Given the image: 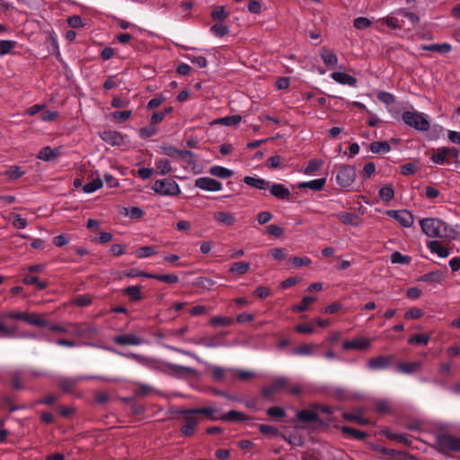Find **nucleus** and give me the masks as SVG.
Listing matches in <instances>:
<instances>
[{"label":"nucleus","instance_id":"nucleus-1","mask_svg":"<svg viewBox=\"0 0 460 460\" xmlns=\"http://www.w3.org/2000/svg\"><path fill=\"white\" fill-rule=\"evenodd\" d=\"M422 232L433 238H455L456 232L447 223L437 218H424L420 222Z\"/></svg>","mask_w":460,"mask_h":460},{"label":"nucleus","instance_id":"nucleus-2","mask_svg":"<svg viewBox=\"0 0 460 460\" xmlns=\"http://www.w3.org/2000/svg\"><path fill=\"white\" fill-rule=\"evenodd\" d=\"M435 449L443 454L449 453L460 454V438H456L449 433H440L435 438Z\"/></svg>","mask_w":460,"mask_h":460},{"label":"nucleus","instance_id":"nucleus-3","mask_svg":"<svg viewBox=\"0 0 460 460\" xmlns=\"http://www.w3.org/2000/svg\"><path fill=\"white\" fill-rule=\"evenodd\" d=\"M175 416H181L184 424L181 427V433L184 437H191L196 431V427L199 425L200 419L195 413L193 409H176L172 411Z\"/></svg>","mask_w":460,"mask_h":460},{"label":"nucleus","instance_id":"nucleus-4","mask_svg":"<svg viewBox=\"0 0 460 460\" xmlns=\"http://www.w3.org/2000/svg\"><path fill=\"white\" fill-rule=\"evenodd\" d=\"M282 389H288L294 395H298L302 393V388L299 385H291L289 378L280 376L276 378L270 385L263 387L261 394L264 397L268 398Z\"/></svg>","mask_w":460,"mask_h":460},{"label":"nucleus","instance_id":"nucleus-5","mask_svg":"<svg viewBox=\"0 0 460 460\" xmlns=\"http://www.w3.org/2000/svg\"><path fill=\"white\" fill-rule=\"evenodd\" d=\"M296 420L299 422L308 424L314 429L327 428L330 424V419L323 420L317 412L308 409L297 411Z\"/></svg>","mask_w":460,"mask_h":460},{"label":"nucleus","instance_id":"nucleus-6","mask_svg":"<svg viewBox=\"0 0 460 460\" xmlns=\"http://www.w3.org/2000/svg\"><path fill=\"white\" fill-rule=\"evenodd\" d=\"M403 122L419 131H427L429 128V122L425 116L417 111H403L402 114Z\"/></svg>","mask_w":460,"mask_h":460},{"label":"nucleus","instance_id":"nucleus-7","mask_svg":"<svg viewBox=\"0 0 460 460\" xmlns=\"http://www.w3.org/2000/svg\"><path fill=\"white\" fill-rule=\"evenodd\" d=\"M152 190L162 196H178L181 193L178 183L172 179H163L155 181Z\"/></svg>","mask_w":460,"mask_h":460},{"label":"nucleus","instance_id":"nucleus-8","mask_svg":"<svg viewBox=\"0 0 460 460\" xmlns=\"http://www.w3.org/2000/svg\"><path fill=\"white\" fill-rule=\"evenodd\" d=\"M357 172L353 165H341L337 172L336 181L338 184L349 190L356 180Z\"/></svg>","mask_w":460,"mask_h":460},{"label":"nucleus","instance_id":"nucleus-9","mask_svg":"<svg viewBox=\"0 0 460 460\" xmlns=\"http://www.w3.org/2000/svg\"><path fill=\"white\" fill-rule=\"evenodd\" d=\"M386 215H388L391 217H394L404 227L411 226L414 222L413 215L406 209L387 210Z\"/></svg>","mask_w":460,"mask_h":460},{"label":"nucleus","instance_id":"nucleus-10","mask_svg":"<svg viewBox=\"0 0 460 460\" xmlns=\"http://www.w3.org/2000/svg\"><path fill=\"white\" fill-rule=\"evenodd\" d=\"M195 186L208 191H218L222 189V183L213 178L200 177L195 181Z\"/></svg>","mask_w":460,"mask_h":460},{"label":"nucleus","instance_id":"nucleus-11","mask_svg":"<svg viewBox=\"0 0 460 460\" xmlns=\"http://www.w3.org/2000/svg\"><path fill=\"white\" fill-rule=\"evenodd\" d=\"M393 356H379L371 358L367 361V367L371 369L386 368L393 363Z\"/></svg>","mask_w":460,"mask_h":460},{"label":"nucleus","instance_id":"nucleus-12","mask_svg":"<svg viewBox=\"0 0 460 460\" xmlns=\"http://www.w3.org/2000/svg\"><path fill=\"white\" fill-rule=\"evenodd\" d=\"M100 137L104 142L111 146H121L124 142V137L118 131H103L100 133Z\"/></svg>","mask_w":460,"mask_h":460},{"label":"nucleus","instance_id":"nucleus-13","mask_svg":"<svg viewBox=\"0 0 460 460\" xmlns=\"http://www.w3.org/2000/svg\"><path fill=\"white\" fill-rule=\"evenodd\" d=\"M370 344V341L367 338H356L350 341H346L342 344L345 350L349 349H365Z\"/></svg>","mask_w":460,"mask_h":460},{"label":"nucleus","instance_id":"nucleus-14","mask_svg":"<svg viewBox=\"0 0 460 460\" xmlns=\"http://www.w3.org/2000/svg\"><path fill=\"white\" fill-rule=\"evenodd\" d=\"M270 194L279 199L288 200L291 198L290 190L283 184L274 183L270 186Z\"/></svg>","mask_w":460,"mask_h":460},{"label":"nucleus","instance_id":"nucleus-15","mask_svg":"<svg viewBox=\"0 0 460 460\" xmlns=\"http://www.w3.org/2000/svg\"><path fill=\"white\" fill-rule=\"evenodd\" d=\"M113 341L116 344L122 345V346L140 345L142 343V340L132 333L114 336Z\"/></svg>","mask_w":460,"mask_h":460},{"label":"nucleus","instance_id":"nucleus-16","mask_svg":"<svg viewBox=\"0 0 460 460\" xmlns=\"http://www.w3.org/2000/svg\"><path fill=\"white\" fill-rule=\"evenodd\" d=\"M252 419V417L246 415L245 413L234 410H232L227 413L220 416V420L225 421H244Z\"/></svg>","mask_w":460,"mask_h":460},{"label":"nucleus","instance_id":"nucleus-17","mask_svg":"<svg viewBox=\"0 0 460 460\" xmlns=\"http://www.w3.org/2000/svg\"><path fill=\"white\" fill-rule=\"evenodd\" d=\"M122 294L128 296L131 302H137L143 298L140 286H130L122 290Z\"/></svg>","mask_w":460,"mask_h":460},{"label":"nucleus","instance_id":"nucleus-18","mask_svg":"<svg viewBox=\"0 0 460 460\" xmlns=\"http://www.w3.org/2000/svg\"><path fill=\"white\" fill-rule=\"evenodd\" d=\"M332 78L341 84H348L350 86H355L358 82L356 77L343 72H333L332 74Z\"/></svg>","mask_w":460,"mask_h":460},{"label":"nucleus","instance_id":"nucleus-19","mask_svg":"<svg viewBox=\"0 0 460 460\" xmlns=\"http://www.w3.org/2000/svg\"><path fill=\"white\" fill-rule=\"evenodd\" d=\"M243 182L249 186L259 190H267L270 188V182L261 178H254L252 176H245Z\"/></svg>","mask_w":460,"mask_h":460},{"label":"nucleus","instance_id":"nucleus-20","mask_svg":"<svg viewBox=\"0 0 460 460\" xmlns=\"http://www.w3.org/2000/svg\"><path fill=\"white\" fill-rule=\"evenodd\" d=\"M326 182L325 178H320L310 181H304L297 184L299 189L309 188L314 190H321L323 189Z\"/></svg>","mask_w":460,"mask_h":460},{"label":"nucleus","instance_id":"nucleus-21","mask_svg":"<svg viewBox=\"0 0 460 460\" xmlns=\"http://www.w3.org/2000/svg\"><path fill=\"white\" fill-rule=\"evenodd\" d=\"M213 217L217 221L228 226H233L236 221L234 215L229 212H216Z\"/></svg>","mask_w":460,"mask_h":460},{"label":"nucleus","instance_id":"nucleus-22","mask_svg":"<svg viewBox=\"0 0 460 460\" xmlns=\"http://www.w3.org/2000/svg\"><path fill=\"white\" fill-rule=\"evenodd\" d=\"M24 322L28 323L29 324L35 325L38 327H47L49 326V322L40 316L39 314H28L25 313L24 316Z\"/></svg>","mask_w":460,"mask_h":460},{"label":"nucleus","instance_id":"nucleus-23","mask_svg":"<svg viewBox=\"0 0 460 460\" xmlns=\"http://www.w3.org/2000/svg\"><path fill=\"white\" fill-rule=\"evenodd\" d=\"M341 431L342 434L346 436H350L353 438H356L358 440H363L367 437V433L361 431L359 429H356L354 428L349 427V426H342L341 427Z\"/></svg>","mask_w":460,"mask_h":460},{"label":"nucleus","instance_id":"nucleus-24","mask_svg":"<svg viewBox=\"0 0 460 460\" xmlns=\"http://www.w3.org/2000/svg\"><path fill=\"white\" fill-rule=\"evenodd\" d=\"M193 410L197 415H204L211 420H220V417L215 415L218 411L215 407L193 408Z\"/></svg>","mask_w":460,"mask_h":460},{"label":"nucleus","instance_id":"nucleus-25","mask_svg":"<svg viewBox=\"0 0 460 460\" xmlns=\"http://www.w3.org/2000/svg\"><path fill=\"white\" fill-rule=\"evenodd\" d=\"M428 247L432 252L437 253L441 258H446L449 255V252L438 241L428 242Z\"/></svg>","mask_w":460,"mask_h":460},{"label":"nucleus","instance_id":"nucleus-26","mask_svg":"<svg viewBox=\"0 0 460 460\" xmlns=\"http://www.w3.org/2000/svg\"><path fill=\"white\" fill-rule=\"evenodd\" d=\"M420 363L418 361L413 362H402L396 367L397 370L405 374H412L420 367Z\"/></svg>","mask_w":460,"mask_h":460},{"label":"nucleus","instance_id":"nucleus-27","mask_svg":"<svg viewBox=\"0 0 460 460\" xmlns=\"http://www.w3.org/2000/svg\"><path fill=\"white\" fill-rule=\"evenodd\" d=\"M81 377H61L59 386L65 393H69L77 385Z\"/></svg>","mask_w":460,"mask_h":460},{"label":"nucleus","instance_id":"nucleus-28","mask_svg":"<svg viewBox=\"0 0 460 460\" xmlns=\"http://www.w3.org/2000/svg\"><path fill=\"white\" fill-rule=\"evenodd\" d=\"M209 173L213 176L222 178V179H227L233 176L234 172L232 170H229L227 168L222 167V166H212L209 169Z\"/></svg>","mask_w":460,"mask_h":460},{"label":"nucleus","instance_id":"nucleus-29","mask_svg":"<svg viewBox=\"0 0 460 460\" xmlns=\"http://www.w3.org/2000/svg\"><path fill=\"white\" fill-rule=\"evenodd\" d=\"M321 58L323 63L327 66H334L338 62V58L335 53L332 50L326 48L322 49Z\"/></svg>","mask_w":460,"mask_h":460},{"label":"nucleus","instance_id":"nucleus-30","mask_svg":"<svg viewBox=\"0 0 460 460\" xmlns=\"http://www.w3.org/2000/svg\"><path fill=\"white\" fill-rule=\"evenodd\" d=\"M369 149L374 154H385L391 149V146L387 141H375L369 146Z\"/></svg>","mask_w":460,"mask_h":460},{"label":"nucleus","instance_id":"nucleus-31","mask_svg":"<svg viewBox=\"0 0 460 460\" xmlns=\"http://www.w3.org/2000/svg\"><path fill=\"white\" fill-rule=\"evenodd\" d=\"M58 152L57 149H52L50 146L43 147L37 155V158L44 161H52L57 158Z\"/></svg>","mask_w":460,"mask_h":460},{"label":"nucleus","instance_id":"nucleus-32","mask_svg":"<svg viewBox=\"0 0 460 460\" xmlns=\"http://www.w3.org/2000/svg\"><path fill=\"white\" fill-rule=\"evenodd\" d=\"M344 420L348 421H356L359 425H368L370 420L361 416L359 412H344L342 414Z\"/></svg>","mask_w":460,"mask_h":460},{"label":"nucleus","instance_id":"nucleus-33","mask_svg":"<svg viewBox=\"0 0 460 460\" xmlns=\"http://www.w3.org/2000/svg\"><path fill=\"white\" fill-rule=\"evenodd\" d=\"M421 49L423 50L428 51H435L438 53H448L451 50V45L448 43H442V44H430V45H422Z\"/></svg>","mask_w":460,"mask_h":460},{"label":"nucleus","instance_id":"nucleus-34","mask_svg":"<svg viewBox=\"0 0 460 460\" xmlns=\"http://www.w3.org/2000/svg\"><path fill=\"white\" fill-rule=\"evenodd\" d=\"M444 276L442 272L439 270L431 271L427 274L422 275L419 278V281H424V282H431V283H439L442 281Z\"/></svg>","mask_w":460,"mask_h":460},{"label":"nucleus","instance_id":"nucleus-35","mask_svg":"<svg viewBox=\"0 0 460 460\" xmlns=\"http://www.w3.org/2000/svg\"><path fill=\"white\" fill-rule=\"evenodd\" d=\"M387 438L409 446L411 443V437L407 434H398L391 431L385 432Z\"/></svg>","mask_w":460,"mask_h":460},{"label":"nucleus","instance_id":"nucleus-36","mask_svg":"<svg viewBox=\"0 0 460 460\" xmlns=\"http://www.w3.org/2000/svg\"><path fill=\"white\" fill-rule=\"evenodd\" d=\"M378 195L384 201L389 202L394 197V190L391 185H385L379 190Z\"/></svg>","mask_w":460,"mask_h":460},{"label":"nucleus","instance_id":"nucleus-37","mask_svg":"<svg viewBox=\"0 0 460 460\" xmlns=\"http://www.w3.org/2000/svg\"><path fill=\"white\" fill-rule=\"evenodd\" d=\"M250 270V264L248 262L237 261L232 264L229 271L232 273H237L243 275Z\"/></svg>","mask_w":460,"mask_h":460},{"label":"nucleus","instance_id":"nucleus-38","mask_svg":"<svg viewBox=\"0 0 460 460\" xmlns=\"http://www.w3.org/2000/svg\"><path fill=\"white\" fill-rule=\"evenodd\" d=\"M241 119H242V117L240 115H232V116H227L225 118L218 119L215 120L214 123L222 124L225 126H234V125H237L241 121Z\"/></svg>","mask_w":460,"mask_h":460},{"label":"nucleus","instance_id":"nucleus-39","mask_svg":"<svg viewBox=\"0 0 460 460\" xmlns=\"http://www.w3.org/2000/svg\"><path fill=\"white\" fill-rule=\"evenodd\" d=\"M23 283L26 285H36L38 290H43L47 288V282L40 281L36 276H26L23 279Z\"/></svg>","mask_w":460,"mask_h":460},{"label":"nucleus","instance_id":"nucleus-40","mask_svg":"<svg viewBox=\"0 0 460 460\" xmlns=\"http://www.w3.org/2000/svg\"><path fill=\"white\" fill-rule=\"evenodd\" d=\"M150 279H158L169 284H174L179 282V278L175 274H152Z\"/></svg>","mask_w":460,"mask_h":460},{"label":"nucleus","instance_id":"nucleus-41","mask_svg":"<svg viewBox=\"0 0 460 460\" xmlns=\"http://www.w3.org/2000/svg\"><path fill=\"white\" fill-rule=\"evenodd\" d=\"M431 160L438 164H443L445 162H448L446 147L438 148L436 153L431 156Z\"/></svg>","mask_w":460,"mask_h":460},{"label":"nucleus","instance_id":"nucleus-42","mask_svg":"<svg viewBox=\"0 0 460 460\" xmlns=\"http://www.w3.org/2000/svg\"><path fill=\"white\" fill-rule=\"evenodd\" d=\"M314 296H304L298 305H296L293 308L295 312H305L308 309L309 305L315 301Z\"/></svg>","mask_w":460,"mask_h":460},{"label":"nucleus","instance_id":"nucleus-43","mask_svg":"<svg viewBox=\"0 0 460 460\" xmlns=\"http://www.w3.org/2000/svg\"><path fill=\"white\" fill-rule=\"evenodd\" d=\"M234 323V320L230 317L226 316H216L210 319L209 324L217 327V326H228Z\"/></svg>","mask_w":460,"mask_h":460},{"label":"nucleus","instance_id":"nucleus-44","mask_svg":"<svg viewBox=\"0 0 460 460\" xmlns=\"http://www.w3.org/2000/svg\"><path fill=\"white\" fill-rule=\"evenodd\" d=\"M156 253L157 251L155 246H142L136 251V256L139 259L146 258Z\"/></svg>","mask_w":460,"mask_h":460},{"label":"nucleus","instance_id":"nucleus-45","mask_svg":"<svg viewBox=\"0 0 460 460\" xmlns=\"http://www.w3.org/2000/svg\"><path fill=\"white\" fill-rule=\"evenodd\" d=\"M102 184H103V182H102V179L96 178V179L93 180L92 181L86 183L83 187V190L85 193H92V192L95 191L96 190L102 188Z\"/></svg>","mask_w":460,"mask_h":460},{"label":"nucleus","instance_id":"nucleus-46","mask_svg":"<svg viewBox=\"0 0 460 460\" xmlns=\"http://www.w3.org/2000/svg\"><path fill=\"white\" fill-rule=\"evenodd\" d=\"M357 217H358L355 214L349 212H341L338 215L339 220L346 225L356 226L357 223L355 222V220L357 219Z\"/></svg>","mask_w":460,"mask_h":460},{"label":"nucleus","instance_id":"nucleus-47","mask_svg":"<svg viewBox=\"0 0 460 460\" xmlns=\"http://www.w3.org/2000/svg\"><path fill=\"white\" fill-rule=\"evenodd\" d=\"M211 17L215 21H224L227 18L228 13L225 10L224 6H217L215 9L211 12Z\"/></svg>","mask_w":460,"mask_h":460},{"label":"nucleus","instance_id":"nucleus-48","mask_svg":"<svg viewBox=\"0 0 460 460\" xmlns=\"http://www.w3.org/2000/svg\"><path fill=\"white\" fill-rule=\"evenodd\" d=\"M392 263L409 264L411 261V258L408 255H402L399 252H394L391 255Z\"/></svg>","mask_w":460,"mask_h":460},{"label":"nucleus","instance_id":"nucleus-49","mask_svg":"<svg viewBox=\"0 0 460 460\" xmlns=\"http://www.w3.org/2000/svg\"><path fill=\"white\" fill-rule=\"evenodd\" d=\"M121 274L123 276L128 277V278L145 277V278L150 279V276H152L151 273H147L146 271L139 270L137 269H130V270H124V271H122Z\"/></svg>","mask_w":460,"mask_h":460},{"label":"nucleus","instance_id":"nucleus-50","mask_svg":"<svg viewBox=\"0 0 460 460\" xmlns=\"http://www.w3.org/2000/svg\"><path fill=\"white\" fill-rule=\"evenodd\" d=\"M16 46V42L13 40H1L0 41V56L10 53L13 49Z\"/></svg>","mask_w":460,"mask_h":460},{"label":"nucleus","instance_id":"nucleus-51","mask_svg":"<svg viewBox=\"0 0 460 460\" xmlns=\"http://www.w3.org/2000/svg\"><path fill=\"white\" fill-rule=\"evenodd\" d=\"M155 165L156 168L160 171L159 172L163 175H165L172 171L170 165V162L167 159H160L157 161Z\"/></svg>","mask_w":460,"mask_h":460},{"label":"nucleus","instance_id":"nucleus-52","mask_svg":"<svg viewBox=\"0 0 460 460\" xmlns=\"http://www.w3.org/2000/svg\"><path fill=\"white\" fill-rule=\"evenodd\" d=\"M210 31L217 37H224L229 33L228 27L223 25L222 23L214 24Z\"/></svg>","mask_w":460,"mask_h":460},{"label":"nucleus","instance_id":"nucleus-53","mask_svg":"<svg viewBox=\"0 0 460 460\" xmlns=\"http://www.w3.org/2000/svg\"><path fill=\"white\" fill-rule=\"evenodd\" d=\"M323 164V162L318 159H312L308 162L307 165L304 169L305 174H310L317 171Z\"/></svg>","mask_w":460,"mask_h":460},{"label":"nucleus","instance_id":"nucleus-54","mask_svg":"<svg viewBox=\"0 0 460 460\" xmlns=\"http://www.w3.org/2000/svg\"><path fill=\"white\" fill-rule=\"evenodd\" d=\"M374 407L378 413H387L390 411L389 402L386 400L375 401Z\"/></svg>","mask_w":460,"mask_h":460},{"label":"nucleus","instance_id":"nucleus-55","mask_svg":"<svg viewBox=\"0 0 460 460\" xmlns=\"http://www.w3.org/2000/svg\"><path fill=\"white\" fill-rule=\"evenodd\" d=\"M377 99L386 104V105H391V104H394L395 102V98L394 96L390 93H387V92H379L377 93Z\"/></svg>","mask_w":460,"mask_h":460},{"label":"nucleus","instance_id":"nucleus-56","mask_svg":"<svg viewBox=\"0 0 460 460\" xmlns=\"http://www.w3.org/2000/svg\"><path fill=\"white\" fill-rule=\"evenodd\" d=\"M81 331H82L81 338H89V337L93 336V334H95L97 330H96V327L92 324L81 323Z\"/></svg>","mask_w":460,"mask_h":460},{"label":"nucleus","instance_id":"nucleus-57","mask_svg":"<svg viewBox=\"0 0 460 460\" xmlns=\"http://www.w3.org/2000/svg\"><path fill=\"white\" fill-rule=\"evenodd\" d=\"M429 341V335L416 334L408 340L409 344H422L427 345Z\"/></svg>","mask_w":460,"mask_h":460},{"label":"nucleus","instance_id":"nucleus-58","mask_svg":"<svg viewBox=\"0 0 460 460\" xmlns=\"http://www.w3.org/2000/svg\"><path fill=\"white\" fill-rule=\"evenodd\" d=\"M388 456H390L389 458L402 457V458H403L405 460H416L414 456H412V455H411L409 453L402 452V451L395 450V449H391V448L389 449Z\"/></svg>","mask_w":460,"mask_h":460},{"label":"nucleus","instance_id":"nucleus-59","mask_svg":"<svg viewBox=\"0 0 460 460\" xmlns=\"http://www.w3.org/2000/svg\"><path fill=\"white\" fill-rule=\"evenodd\" d=\"M353 25L358 30H364L371 25V21L366 17H358L354 20Z\"/></svg>","mask_w":460,"mask_h":460},{"label":"nucleus","instance_id":"nucleus-60","mask_svg":"<svg viewBox=\"0 0 460 460\" xmlns=\"http://www.w3.org/2000/svg\"><path fill=\"white\" fill-rule=\"evenodd\" d=\"M13 218V226L17 229H23L27 226V220L22 218L20 214L12 213Z\"/></svg>","mask_w":460,"mask_h":460},{"label":"nucleus","instance_id":"nucleus-61","mask_svg":"<svg viewBox=\"0 0 460 460\" xmlns=\"http://www.w3.org/2000/svg\"><path fill=\"white\" fill-rule=\"evenodd\" d=\"M375 172H376L375 164L373 162H368L364 165L363 170L361 172V176L364 179H368L375 173Z\"/></svg>","mask_w":460,"mask_h":460},{"label":"nucleus","instance_id":"nucleus-62","mask_svg":"<svg viewBox=\"0 0 460 460\" xmlns=\"http://www.w3.org/2000/svg\"><path fill=\"white\" fill-rule=\"evenodd\" d=\"M267 414L273 418H283L286 416V411L281 407L273 406V407H270L267 410Z\"/></svg>","mask_w":460,"mask_h":460},{"label":"nucleus","instance_id":"nucleus-63","mask_svg":"<svg viewBox=\"0 0 460 460\" xmlns=\"http://www.w3.org/2000/svg\"><path fill=\"white\" fill-rule=\"evenodd\" d=\"M131 114H132L131 111H114L112 113V117L118 122H124L130 118Z\"/></svg>","mask_w":460,"mask_h":460},{"label":"nucleus","instance_id":"nucleus-64","mask_svg":"<svg viewBox=\"0 0 460 460\" xmlns=\"http://www.w3.org/2000/svg\"><path fill=\"white\" fill-rule=\"evenodd\" d=\"M265 231L267 234L275 237H280L284 234V229L277 225H270L266 226Z\"/></svg>","mask_w":460,"mask_h":460}]
</instances>
